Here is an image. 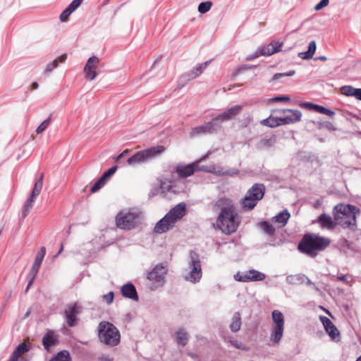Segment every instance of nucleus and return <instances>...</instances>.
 Returning <instances> with one entry per match:
<instances>
[{"label": "nucleus", "mask_w": 361, "mask_h": 361, "mask_svg": "<svg viewBox=\"0 0 361 361\" xmlns=\"http://www.w3.org/2000/svg\"><path fill=\"white\" fill-rule=\"evenodd\" d=\"M273 326L284 327V317L279 310H274L271 313Z\"/></svg>", "instance_id": "72a5a7b5"}, {"label": "nucleus", "mask_w": 361, "mask_h": 361, "mask_svg": "<svg viewBox=\"0 0 361 361\" xmlns=\"http://www.w3.org/2000/svg\"><path fill=\"white\" fill-rule=\"evenodd\" d=\"M114 293L113 291H110L108 293L103 295V299L106 301L108 305H110L114 301Z\"/></svg>", "instance_id": "13d9d810"}, {"label": "nucleus", "mask_w": 361, "mask_h": 361, "mask_svg": "<svg viewBox=\"0 0 361 361\" xmlns=\"http://www.w3.org/2000/svg\"><path fill=\"white\" fill-rule=\"evenodd\" d=\"M49 361H72L69 351L63 350L59 351Z\"/></svg>", "instance_id": "e433bc0d"}, {"label": "nucleus", "mask_w": 361, "mask_h": 361, "mask_svg": "<svg viewBox=\"0 0 361 361\" xmlns=\"http://www.w3.org/2000/svg\"><path fill=\"white\" fill-rule=\"evenodd\" d=\"M46 254V248L45 247H42L40 250L37 254V256L35 257L34 264L32 265V267L31 268L28 275L32 276L34 277H36L39 267L42 263V261L44 259V257Z\"/></svg>", "instance_id": "aec40b11"}, {"label": "nucleus", "mask_w": 361, "mask_h": 361, "mask_svg": "<svg viewBox=\"0 0 361 361\" xmlns=\"http://www.w3.org/2000/svg\"><path fill=\"white\" fill-rule=\"evenodd\" d=\"M284 327L281 326H271V332L270 335V340L274 343H279L282 338L283 334Z\"/></svg>", "instance_id": "c756f323"}, {"label": "nucleus", "mask_w": 361, "mask_h": 361, "mask_svg": "<svg viewBox=\"0 0 361 361\" xmlns=\"http://www.w3.org/2000/svg\"><path fill=\"white\" fill-rule=\"evenodd\" d=\"M333 214L337 224L341 227L352 231H356L357 216L360 214V209L358 207L341 203L334 207Z\"/></svg>", "instance_id": "f03ea898"}, {"label": "nucleus", "mask_w": 361, "mask_h": 361, "mask_svg": "<svg viewBox=\"0 0 361 361\" xmlns=\"http://www.w3.org/2000/svg\"><path fill=\"white\" fill-rule=\"evenodd\" d=\"M106 183V181L100 177L90 188V192L94 193L99 190Z\"/></svg>", "instance_id": "37998d69"}, {"label": "nucleus", "mask_w": 361, "mask_h": 361, "mask_svg": "<svg viewBox=\"0 0 361 361\" xmlns=\"http://www.w3.org/2000/svg\"><path fill=\"white\" fill-rule=\"evenodd\" d=\"M214 122L209 121L205 124L192 128L190 132V137H195L201 135L216 133Z\"/></svg>", "instance_id": "dca6fc26"}, {"label": "nucleus", "mask_w": 361, "mask_h": 361, "mask_svg": "<svg viewBox=\"0 0 361 361\" xmlns=\"http://www.w3.org/2000/svg\"><path fill=\"white\" fill-rule=\"evenodd\" d=\"M241 316L239 312H236L233 314L232 317V322L229 325V328L232 332H238L241 327Z\"/></svg>", "instance_id": "2f4dec72"}, {"label": "nucleus", "mask_w": 361, "mask_h": 361, "mask_svg": "<svg viewBox=\"0 0 361 361\" xmlns=\"http://www.w3.org/2000/svg\"><path fill=\"white\" fill-rule=\"evenodd\" d=\"M51 123V117H48L47 119H45L37 128L36 133L37 134H41L43 133L49 126Z\"/></svg>", "instance_id": "49530a36"}, {"label": "nucleus", "mask_w": 361, "mask_h": 361, "mask_svg": "<svg viewBox=\"0 0 361 361\" xmlns=\"http://www.w3.org/2000/svg\"><path fill=\"white\" fill-rule=\"evenodd\" d=\"M329 3V0H320L314 6V10L318 11L327 6Z\"/></svg>", "instance_id": "4d7b16f0"}, {"label": "nucleus", "mask_w": 361, "mask_h": 361, "mask_svg": "<svg viewBox=\"0 0 361 361\" xmlns=\"http://www.w3.org/2000/svg\"><path fill=\"white\" fill-rule=\"evenodd\" d=\"M122 295L126 298L138 301L139 297L135 286L131 282H128L121 288Z\"/></svg>", "instance_id": "6ab92c4d"}, {"label": "nucleus", "mask_w": 361, "mask_h": 361, "mask_svg": "<svg viewBox=\"0 0 361 361\" xmlns=\"http://www.w3.org/2000/svg\"><path fill=\"white\" fill-rule=\"evenodd\" d=\"M229 342L233 346L235 347L237 349H245L244 345L238 340L230 339Z\"/></svg>", "instance_id": "680f3d73"}, {"label": "nucleus", "mask_w": 361, "mask_h": 361, "mask_svg": "<svg viewBox=\"0 0 361 361\" xmlns=\"http://www.w3.org/2000/svg\"><path fill=\"white\" fill-rule=\"evenodd\" d=\"M316 105H317L316 104H313L312 102H302L300 104V106L306 108L309 110H312V111H314Z\"/></svg>", "instance_id": "052dcab7"}, {"label": "nucleus", "mask_w": 361, "mask_h": 361, "mask_svg": "<svg viewBox=\"0 0 361 361\" xmlns=\"http://www.w3.org/2000/svg\"><path fill=\"white\" fill-rule=\"evenodd\" d=\"M20 356L21 355H18V353L14 350L10 358L8 359V361H18Z\"/></svg>", "instance_id": "338daca9"}, {"label": "nucleus", "mask_w": 361, "mask_h": 361, "mask_svg": "<svg viewBox=\"0 0 361 361\" xmlns=\"http://www.w3.org/2000/svg\"><path fill=\"white\" fill-rule=\"evenodd\" d=\"M214 207L220 209L216 219L217 227L226 235L235 232L240 222V217L235 212L232 201L221 197L215 202Z\"/></svg>", "instance_id": "f257e3e1"}, {"label": "nucleus", "mask_w": 361, "mask_h": 361, "mask_svg": "<svg viewBox=\"0 0 361 361\" xmlns=\"http://www.w3.org/2000/svg\"><path fill=\"white\" fill-rule=\"evenodd\" d=\"M27 281H28V283H27V287H26V288L25 290V293L28 292L30 288L31 287V286L32 285V283H33V282H34V281L35 279V277L27 274Z\"/></svg>", "instance_id": "0e129e2a"}, {"label": "nucleus", "mask_w": 361, "mask_h": 361, "mask_svg": "<svg viewBox=\"0 0 361 361\" xmlns=\"http://www.w3.org/2000/svg\"><path fill=\"white\" fill-rule=\"evenodd\" d=\"M142 218V212L137 209H130L128 211H121L116 216V226L123 230L135 228Z\"/></svg>", "instance_id": "423d86ee"}, {"label": "nucleus", "mask_w": 361, "mask_h": 361, "mask_svg": "<svg viewBox=\"0 0 361 361\" xmlns=\"http://www.w3.org/2000/svg\"><path fill=\"white\" fill-rule=\"evenodd\" d=\"M99 62V59L96 56H92L90 57L86 62V64L84 67V73L85 74V77L90 80H93L97 76V73L96 72L95 66L98 64Z\"/></svg>", "instance_id": "f3484780"}, {"label": "nucleus", "mask_w": 361, "mask_h": 361, "mask_svg": "<svg viewBox=\"0 0 361 361\" xmlns=\"http://www.w3.org/2000/svg\"><path fill=\"white\" fill-rule=\"evenodd\" d=\"M166 272V267L162 264H158L147 273V279L151 281L160 283V285L162 286L165 281Z\"/></svg>", "instance_id": "ddd939ff"}, {"label": "nucleus", "mask_w": 361, "mask_h": 361, "mask_svg": "<svg viewBox=\"0 0 361 361\" xmlns=\"http://www.w3.org/2000/svg\"><path fill=\"white\" fill-rule=\"evenodd\" d=\"M130 150L128 149H125L124 151H123L121 153H120L119 154L114 157V159L115 161H120L121 159H123V157H125L126 155H128L129 153H130Z\"/></svg>", "instance_id": "e2e57ef3"}, {"label": "nucleus", "mask_w": 361, "mask_h": 361, "mask_svg": "<svg viewBox=\"0 0 361 361\" xmlns=\"http://www.w3.org/2000/svg\"><path fill=\"white\" fill-rule=\"evenodd\" d=\"M175 336L176 341L178 343V345H181L182 347H184L187 345L189 338V335L185 329H184L183 328H179L178 329L176 330Z\"/></svg>", "instance_id": "393cba45"}, {"label": "nucleus", "mask_w": 361, "mask_h": 361, "mask_svg": "<svg viewBox=\"0 0 361 361\" xmlns=\"http://www.w3.org/2000/svg\"><path fill=\"white\" fill-rule=\"evenodd\" d=\"M117 168V165L113 166L106 171L101 177L106 182V180L116 173Z\"/></svg>", "instance_id": "09e8293b"}, {"label": "nucleus", "mask_w": 361, "mask_h": 361, "mask_svg": "<svg viewBox=\"0 0 361 361\" xmlns=\"http://www.w3.org/2000/svg\"><path fill=\"white\" fill-rule=\"evenodd\" d=\"M281 116H269L267 118H265L261 121V123L263 126H269L271 128H275L280 125H283L282 122L280 120Z\"/></svg>", "instance_id": "f704fd0d"}, {"label": "nucleus", "mask_w": 361, "mask_h": 361, "mask_svg": "<svg viewBox=\"0 0 361 361\" xmlns=\"http://www.w3.org/2000/svg\"><path fill=\"white\" fill-rule=\"evenodd\" d=\"M314 111L318 112L319 114L327 115L329 116H333L335 115V112L333 111L332 110L319 104L316 105Z\"/></svg>", "instance_id": "79ce46f5"}, {"label": "nucleus", "mask_w": 361, "mask_h": 361, "mask_svg": "<svg viewBox=\"0 0 361 361\" xmlns=\"http://www.w3.org/2000/svg\"><path fill=\"white\" fill-rule=\"evenodd\" d=\"M247 282L250 281H262L266 278V275L255 269H250L246 271Z\"/></svg>", "instance_id": "c85d7f7f"}, {"label": "nucleus", "mask_w": 361, "mask_h": 361, "mask_svg": "<svg viewBox=\"0 0 361 361\" xmlns=\"http://www.w3.org/2000/svg\"><path fill=\"white\" fill-rule=\"evenodd\" d=\"M83 0H73L67 6L73 13L82 4Z\"/></svg>", "instance_id": "864d4df0"}, {"label": "nucleus", "mask_w": 361, "mask_h": 361, "mask_svg": "<svg viewBox=\"0 0 361 361\" xmlns=\"http://www.w3.org/2000/svg\"><path fill=\"white\" fill-rule=\"evenodd\" d=\"M73 13V12L66 7L60 15V20L61 22H66L68 20V17Z\"/></svg>", "instance_id": "603ef678"}, {"label": "nucleus", "mask_w": 361, "mask_h": 361, "mask_svg": "<svg viewBox=\"0 0 361 361\" xmlns=\"http://www.w3.org/2000/svg\"><path fill=\"white\" fill-rule=\"evenodd\" d=\"M99 341L110 347L117 346L121 342V334L118 328L108 321H102L97 327Z\"/></svg>", "instance_id": "39448f33"}, {"label": "nucleus", "mask_w": 361, "mask_h": 361, "mask_svg": "<svg viewBox=\"0 0 361 361\" xmlns=\"http://www.w3.org/2000/svg\"><path fill=\"white\" fill-rule=\"evenodd\" d=\"M82 312V307L75 302L68 306L64 311L66 322L69 327H74L77 325L79 319L78 315Z\"/></svg>", "instance_id": "f8f14e48"}, {"label": "nucleus", "mask_w": 361, "mask_h": 361, "mask_svg": "<svg viewBox=\"0 0 361 361\" xmlns=\"http://www.w3.org/2000/svg\"><path fill=\"white\" fill-rule=\"evenodd\" d=\"M283 112V116H281V121L283 125L293 123L299 121L301 118L302 114L299 110L292 109H283V110H275L274 113L280 114Z\"/></svg>", "instance_id": "4468645a"}, {"label": "nucleus", "mask_w": 361, "mask_h": 361, "mask_svg": "<svg viewBox=\"0 0 361 361\" xmlns=\"http://www.w3.org/2000/svg\"><path fill=\"white\" fill-rule=\"evenodd\" d=\"M317 49L315 41H311L308 44V49L306 51L300 52L298 54V56L304 60H308L313 57Z\"/></svg>", "instance_id": "7c9ffc66"}, {"label": "nucleus", "mask_w": 361, "mask_h": 361, "mask_svg": "<svg viewBox=\"0 0 361 361\" xmlns=\"http://www.w3.org/2000/svg\"><path fill=\"white\" fill-rule=\"evenodd\" d=\"M271 100L274 102H285L290 100V97L288 95H279L272 98Z\"/></svg>", "instance_id": "bf43d9fd"}, {"label": "nucleus", "mask_w": 361, "mask_h": 361, "mask_svg": "<svg viewBox=\"0 0 361 361\" xmlns=\"http://www.w3.org/2000/svg\"><path fill=\"white\" fill-rule=\"evenodd\" d=\"M265 194V186L262 183H255L243 198L242 204L243 208L251 210L255 208L257 202L261 200Z\"/></svg>", "instance_id": "1a4fd4ad"}, {"label": "nucleus", "mask_w": 361, "mask_h": 361, "mask_svg": "<svg viewBox=\"0 0 361 361\" xmlns=\"http://www.w3.org/2000/svg\"><path fill=\"white\" fill-rule=\"evenodd\" d=\"M341 93L347 97H353L361 101V88H355L350 85H344L340 89Z\"/></svg>", "instance_id": "5701e85b"}, {"label": "nucleus", "mask_w": 361, "mask_h": 361, "mask_svg": "<svg viewBox=\"0 0 361 361\" xmlns=\"http://www.w3.org/2000/svg\"><path fill=\"white\" fill-rule=\"evenodd\" d=\"M44 177V175L42 173L40 174L38 179L35 181V183L34 184L33 189L32 190V193L30 195L32 196V197H37L41 192V190H42V186H43Z\"/></svg>", "instance_id": "c9c22d12"}, {"label": "nucleus", "mask_w": 361, "mask_h": 361, "mask_svg": "<svg viewBox=\"0 0 361 361\" xmlns=\"http://www.w3.org/2000/svg\"><path fill=\"white\" fill-rule=\"evenodd\" d=\"M164 150L165 147L162 145L151 147L133 154L128 158L126 163L130 166L145 164L157 155L161 154Z\"/></svg>", "instance_id": "0eeeda50"}, {"label": "nucleus", "mask_w": 361, "mask_h": 361, "mask_svg": "<svg viewBox=\"0 0 361 361\" xmlns=\"http://www.w3.org/2000/svg\"><path fill=\"white\" fill-rule=\"evenodd\" d=\"M197 164L192 163L187 165L178 164L176 167V171L180 178H187L197 171Z\"/></svg>", "instance_id": "a211bd4d"}, {"label": "nucleus", "mask_w": 361, "mask_h": 361, "mask_svg": "<svg viewBox=\"0 0 361 361\" xmlns=\"http://www.w3.org/2000/svg\"><path fill=\"white\" fill-rule=\"evenodd\" d=\"M66 54H63V55L57 57L52 62H50L47 64L44 73L46 74L51 73L54 69H55L58 66L59 63H63L66 61Z\"/></svg>", "instance_id": "473e14b6"}, {"label": "nucleus", "mask_w": 361, "mask_h": 361, "mask_svg": "<svg viewBox=\"0 0 361 361\" xmlns=\"http://www.w3.org/2000/svg\"><path fill=\"white\" fill-rule=\"evenodd\" d=\"M330 244L328 238L312 233L304 235L298 245V249L311 257H315L318 251L324 250Z\"/></svg>", "instance_id": "20e7f679"}, {"label": "nucleus", "mask_w": 361, "mask_h": 361, "mask_svg": "<svg viewBox=\"0 0 361 361\" xmlns=\"http://www.w3.org/2000/svg\"><path fill=\"white\" fill-rule=\"evenodd\" d=\"M239 173H240V171L238 169H235V168H226L225 167V171L224 172V176L233 177V176L238 175Z\"/></svg>", "instance_id": "3c124183"}, {"label": "nucleus", "mask_w": 361, "mask_h": 361, "mask_svg": "<svg viewBox=\"0 0 361 361\" xmlns=\"http://www.w3.org/2000/svg\"><path fill=\"white\" fill-rule=\"evenodd\" d=\"M99 361H113L114 359L109 355H102L98 357Z\"/></svg>", "instance_id": "69168bd1"}, {"label": "nucleus", "mask_w": 361, "mask_h": 361, "mask_svg": "<svg viewBox=\"0 0 361 361\" xmlns=\"http://www.w3.org/2000/svg\"><path fill=\"white\" fill-rule=\"evenodd\" d=\"M225 167L221 166H211V173L214 174L216 176H224V172Z\"/></svg>", "instance_id": "a18cd8bd"}, {"label": "nucleus", "mask_w": 361, "mask_h": 361, "mask_svg": "<svg viewBox=\"0 0 361 361\" xmlns=\"http://www.w3.org/2000/svg\"><path fill=\"white\" fill-rule=\"evenodd\" d=\"M212 5L213 3L212 1H203L198 5L197 10L200 13L204 14L211 9Z\"/></svg>", "instance_id": "ea45409f"}, {"label": "nucleus", "mask_w": 361, "mask_h": 361, "mask_svg": "<svg viewBox=\"0 0 361 361\" xmlns=\"http://www.w3.org/2000/svg\"><path fill=\"white\" fill-rule=\"evenodd\" d=\"M159 186L162 192H170L172 189L171 183L167 180H161Z\"/></svg>", "instance_id": "8fccbe9b"}, {"label": "nucleus", "mask_w": 361, "mask_h": 361, "mask_svg": "<svg viewBox=\"0 0 361 361\" xmlns=\"http://www.w3.org/2000/svg\"><path fill=\"white\" fill-rule=\"evenodd\" d=\"M30 350V346L25 343H20L16 348L15 351L18 353V355H22L23 354L28 352Z\"/></svg>", "instance_id": "de8ad7c7"}, {"label": "nucleus", "mask_w": 361, "mask_h": 361, "mask_svg": "<svg viewBox=\"0 0 361 361\" xmlns=\"http://www.w3.org/2000/svg\"><path fill=\"white\" fill-rule=\"evenodd\" d=\"M242 110V106L240 105H235L233 106H231L222 112L221 114L217 115L216 117H214L212 122H214L215 123V128L216 131H218L221 128L220 123L221 122L227 121L233 118H234L236 115L240 114V112Z\"/></svg>", "instance_id": "9b49d317"}, {"label": "nucleus", "mask_w": 361, "mask_h": 361, "mask_svg": "<svg viewBox=\"0 0 361 361\" xmlns=\"http://www.w3.org/2000/svg\"><path fill=\"white\" fill-rule=\"evenodd\" d=\"M305 283L307 286H311L313 288H314L316 290H319L318 287L315 285L314 282H312L307 276H306Z\"/></svg>", "instance_id": "774afa93"}, {"label": "nucleus", "mask_w": 361, "mask_h": 361, "mask_svg": "<svg viewBox=\"0 0 361 361\" xmlns=\"http://www.w3.org/2000/svg\"><path fill=\"white\" fill-rule=\"evenodd\" d=\"M207 156H204L202 157H201L199 160L196 161L194 162V164H197V171H204V172H208V173H211V166H200V163L201 161H202L203 160H204L206 159Z\"/></svg>", "instance_id": "c03bdc74"}, {"label": "nucleus", "mask_w": 361, "mask_h": 361, "mask_svg": "<svg viewBox=\"0 0 361 361\" xmlns=\"http://www.w3.org/2000/svg\"><path fill=\"white\" fill-rule=\"evenodd\" d=\"M276 143V136L272 135H264L262 137L258 143L257 144V148L259 149H263L266 148H270L274 146Z\"/></svg>", "instance_id": "b1692460"}, {"label": "nucleus", "mask_w": 361, "mask_h": 361, "mask_svg": "<svg viewBox=\"0 0 361 361\" xmlns=\"http://www.w3.org/2000/svg\"><path fill=\"white\" fill-rule=\"evenodd\" d=\"M35 198L36 197H32V195H30L27 198L26 202L24 204L23 209V217H26L28 215V214L30 213L31 209L33 207L32 204H33Z\"/></svg>", "instance_id": "58836bf2"}, {"label": "nucleus", "mask_w": 361, "mask_h": 361, "mask_svg": "<svg viewBox=\"0 0 361 361\" xmlns=\"http://www.w3.org/2000/svg\"><path fill=\"white\" fill-rule=\"evenodd\" d=\"M318 222L322 227L328 228H333L336 224H338L336 221L335 222L329 215L325 213L319 216Z\"/></svg>", "instance_id": "bb28decb"}, {"label": "nucleus", "mask_w": 361, "mask_h": 361, "mask_svg": "<svg viewBox=\"0 0 361 361\" xmlns=\"http://www.w3.org/2000/svg\"><path fill=\"white\" fill-rule=\"evenodd\" d=\"M58 343L57 336L53 331L48 330L42 338V344L46 350H49Z\"/></svg>", "instance_id": "4be33fe9"}, {"label": "nucleus", "mask_w": 361, "mask_h": 361, "mask_svg": "<svg viewBox=\"0 0 361 361\" xmlns=\"http://www.w3.org/2000/svg\"><path fill=\"white\" fill-rule=\"evenodd\" d=\"M306 276L303 274H298L288 275L286 276V281L287 283L293 286H298L305 283Z\"/></svg>", "instance_id": "cd10ccee"}, {"label": "nucleus", "mask_w": 361, "mask_h": 361, "mask_svg": "<svg viewBox=\"0 0 361 361\" xmlns=\"http://www.w3.org/2000/svg\"><path fill=\"white\" fill-rule=\"evenodd\" d=\"M185 214L186 204L184 202L178 203L157 222L154 227V232L158 234L166 233L172 229L176 222L180 220Z\"/></svg>", "instance_id": "7ed1b4c3"}, {"label": "nucleus", "mask_w": 361, "mask_h": 361, "mask_svg": "<svg viewBox=\"0 0 361 361\" xmlns=\"http://www.w3.org/2000/svg\"><path fill=\"white\" fill-rule=\"evenodd\" d=\"M188 266L190 271L185 276V280L192 283H198L202 279V271L200 256L195 251L190 252Z\"/></svg>", "instance_id": "6e6552de"}, {"label": "nucleus", "mask_w": 361, "mask_h": 361, "mask_svg": "<svg viewBox=\"0 0 361 361\" xmlns=\"http://www.w3.org/2000/svg\"><path fill=\"white\" fill-rule=\"evenodd\" d=\"M234 279L235 281H239V282H247L246 271L243 272V273L239 272V271L237 272L234 275Z\"/></svg>", "instance_id": "6e6d98bb"}, {"label": "nucleus", "mask_w": 361, "mask_h": 361, "mask_svg": "<svg viewBox=\"0 0 361 361\" xmlns=\"http://www.w3.org/2000/svg\"><path fill=\"white\" fill-rule=\"evenodd\" d=\"M319 320L331 340L335 341H340V332L334 323L327 317L323 315L319 316Z\"/></svg>", "instance_id": "2eb2a0df"}, {"label": "nucleus", "mask_w": 361, "mask_h": 361, "mask_svg": "<svg viewBox=\"0 0 361 361\" xmlns=\"http://www.w3.org/2000/svg\"><path fill=\"white\" fill-rule=\"evenodd\" d=\"M260 228L263 230V231L267 234L269 236H273L275 234L276 228L274 226L267 221H261L259 224Z\"/></svg>", "instance_id": "4c0bfd02"}, {"label": "nucleus", "mask_w": 361, "mask_h": 361, "mask_svg": "<svg viewBox=\"0 0 361 361\" xmlns=\"http://www.w3.org/2000/svg\"><path fill=\"white\" fill-rule=\"evenodd\" d=\"M295 73V71H289L288 72H286V73H276L274 74L271 79L269 80L270 82H274L282 78H284V77H288V76H293L294 75Z\"/></svg>", "instance_id": "a19ab883"}, {"label": "nucleus", "mask_w": 361, "mask_h": 361, "mask_svg": "<svg viewBox=\"0 0 361 361\" xmlns=\"http://www.w3.org/2000/svg\"><path fill=\"white\" fill-rule=\"evenodd\" d=\"M319 128H326V129H328L329 130H336L335 125L330 121H324L322 123H319Z\"/></svg>", "instance_id": "5fc2aeb1"}, {"label": "nucleus", "mask_w": 361, "mask_h": 361, "mask_svg": "<svg viewBox=\"0 0 361 361\" xmlns=\"http://www.w3.org/2000/svg\"><path fill=\"white\" fill-rule=\"evenodd\" d=\"M290 216V214L288 209H283L272 218V221L278 223L282 227L287 224Z\"/></svg>", "instance_id": "a878e982"}, {"label": "nucleus", "mask_w": 361, "mask_h": 361, "mask_svg": "<svg viewBox=\"0 0 361 361\" xmlns=\"http://www.w3.org/2000/svg\"><path fill=\"white\" fill-rule=\"evenodd\" d=\"M210 62L211 60H209L204 63H200L190 71L183 74L179 78L178 87L181 88L184 87L190 80L195 79V78L200 75L203 73L204 70L210 63Z\"/></svg>", "instance_id": "9d476101"}, {"label": "nucleus", "mask_w": 361, "mask_h": 361, "mask_svg": "<svg viewBox=\"0 0 361 361\" xmlns=\"http://www.w3.org/2000/svg\"><path fill=\"white\" fill-rule=\"evenodd\" d=\"M283 46L282 42H272L270 44L264 46L259 49L261 56H271L275 53L281 51V48Z\"/></svg>", "instance_id": "412c9836"}]
</instances>
